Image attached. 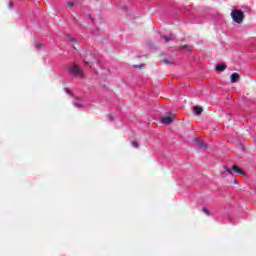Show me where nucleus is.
Segmentation results:
<instances>
[{"mask_svg": "<svg viewBox=\"0 0 256 256\" xmlns=\"http://www.w3.org/2000/svg\"><path fill=\"white\" fill-rule=\"evenodd\" d=\"M194 141H195L197 147H199L200 149H207V147H208V146H207V143L201 142V141L199 140V138H195Z\"/></svg>", "mask_w": 256, "mask_h": 256, "instance_id": "5", "label": "nucleus"}, {"mask_svg": "<svg viewBox=\"0 0 256 256\" xmlns=\"http://www.w3.org/2000/svg\"><path fill=\"white\" fill-rule=\"evenodd\" d=\"M134 67L139 68V69H143V67H145V64L134 65Z\"/></svg>", "mask_w": 256, "mask_h": 256, "instance_id": "14", "label": "nucleus"}, {"mask_svg": "<svg viewBox=\"0 0 256 256\" xmlns=\"http://www.w3.org/2000/svg\"><path fill=\"white\" fill-rule=\"evenodd\" d=\"M238 79H241V76L239 75V73L234 72L231 74V76H230L231 83H237Z\"/></svg>", "mask_w": 256, "mask_h": 256, "instance_id": "6", "label": "nucleus"}, {"mask_svg": "<svg viewBox=\"0 0 256 256\" xmlns=\"http://www.w3.org/2000/svg\"><path fill=\"white\" fill-rule=\"evenodd\" d=\"M75 4L73 2H68V7L71 9Z\"/></svg>", "mask_w": 256, "mask_h": 256, "instance_id": "16", "label": "nucleus"}, {"mask_svg": "<svg viewBox=\"0 0 256 256\" xmlns=\"http://www.w3.org/2000/svg\"><path fill=\"white\" fill-rule=\"evenodd\" d=\"M92 53L90 51H85L84 52V62L85 65H88L89 67H91V61H89V57H92Z\"/></svg>", "mask_w": 256, "mask_h": 256, "instance_id": "4", "label": "nucleus"}, {"mask_svg": "<svg viewBox=\"0 0 256 256\" xmlns=\"http://www.w3.org/2000/svg\"><path fill=\"white\" fill-rule=\"evenodd\" d=\"M232 171H234L235 173H238L239 175H245V172L243 171V169H241V167L237 165L232 166Z\"/></svg>", "mask_w": 256, "mask_h": 256, "instance_id": "8", "label": "nucleus"}, {"mask_svg": "<svg viewBox=\"0 0 256 256\" xmlns=\"http://www.w3.org/2000/svg\"><path fill=\"white\" fill-rule=\"evenodd\" d=\"M231 17L235 23L241 24L245 19V14L241 10H233L231 12Z\"/></svg>", "mask_w": 256, "mask_h": 256, "instance_id": "2", "label": "nucleus"}, {"mask_svg": "<svg viewBox=\"0 0 256 256\" xmlns=\"http://www.w3.org/2000/svg\"><path fill=\"white\" fill-rule=\"evenodd\" d=\"M173 119H175V116L170 115L167 117L160 118V122L163 123V125H171V123H173Z\"/></svg>", "mask_w": 256, "mask_h": 256, "instance_id": "3", "label": "nucleus"}, {"mask_svg": "<svg viewBox=\"0 0 256 256\" xmlns=\"http://www.w3.org/2000/svg\"><path fill=\"white\" fill-rule=\"evenodd\" d=\"M224 171L220 172L221 177H227V175H231V168L227 166H223Z\"/></svg>", "mask_w": 256, "mask_h": 256, "instance_id": "7", "label": "nucleus"}, {"mask_svg": "<svg viewBox=\"0 0 256 256\" xmlns=\"http://www.w3.org/2000/svg\"><path fill=\"white\" fill-rule=\"evenodd\" d=\"M67 93H71V90H67Z\"/></svg>", "mask_w": 256, "mask_h": 256, "instance_id": "19", "label": "nucleus"}, {"mask_svg": "<svg viewBox=\"0 0 256 256\" xmlns=\"http://www.w3.org/2000/svg\"><path fill=\"white\" fill-rule=\"evenodd\" d=\"M183 49H185L186 51H189V45L185 44V45L183 46Z\"/></svg>", "mask_w": 256, "mask_h": 256, "instance_id": "17", "label": "nucleus"}, {"mask_svg": "<svg viewBox=\"0 0 256 256\" xmlns=\"http://www.w3.org/2000/svg\"><path fill=\"white\" fill-rule=\"evenodd\" d=\"M162 39H164L165 43H167L168 41H173L175 38L173 37V35L170 36H161Z\"/></svg>", "mask_w": 256, "mask_h": 256, "instance_id": "12", "label": "nucleus"}, {"mask_svg": "<svg viewBox=\"0 0 256 256\" xmlns=\"http://www.w3.org/2000/svg\"><path fill=\"white\" fill-rule=\"evenodd\" d=\"M132 145H133V147H139V143H137V141H132Z\"/></svg>", "mask_w": 256, "mask_h": 256, "instance_id": "15", "label": "nucleus"}, {"mask_svg": "<svg viewBox=\"0 0 256 256\" xmlns=\"http://www.w3.org/2000/svg\"><path fill=\"white\" fill-rule=\"evenodd\" d=\"M227 69V65L226 64H218L216 66V71H225Z\"/></svg>", "mask_w": 256, "mask_h": 256, "instance_id": "10", "label": "nucleus"}, {"mask_svg": "<svg viewBox=\"0 0 256 256\" xmlns=\"http://www.w3.org/2000/svg\"><path fill=\"white\" fill-rule=\"evenodd\" d=\"M162 63H164V65H175V61L169 60L167 58H163Z\"/></svg>", "mask_w": 256, "mask_h": 256, "instance_id": "11", "label": "nucleus"}, {"mask_svg": "<svg viewBox=\"0 0 256 256\" xmlns=\"http://www.w3.org/2000/svg\"><path fill=\"white\" fill-rule=\"evenodd\" d=\"M194 112H195V115L197 117H199V115H201V113H203V108H201L200 106H195L194 107Z\"/></svg>", "mask_w": 256, "mask_h": 256, "instance_id": "9", "label": "nucleus"}, {"mask_svg": "<svg viewBox=\"0 0 256 256\" xmlns=\"http://www.w3.org/2000/svg\"><path fill=\"white\" fill-rule=\"evenodd\" d=\"M75 105V107H78V108H81V107H83V104H74Z\"/></svg>", "mask_w": 256, "mask_h": 256, "instance_id": "18", "label": "nucleus"}, {"mask_svg": "<svg viewBox=\"0 0 256 256\" xmlns=\"http://www.w3.org/2000/svg\"><path fill=\"white\" fill-rule=\"evenodd\" d=\"M202 211H203V213H205L208 217H209V215H211V211H209V209H207V208H202Z\"/></svg>", "mask_w": 256, "mask_h": 256, "instance_id": "13", "label": "nucleus"}, {"mask_svg": "<svg viewBox=\"0 0 256 256\" xmlns=\"http://www.w3.org/2000/svg\"><path fill=\"white\" fill-rule=\"evenodd\" d=\"M67 71L69 75L72 77H76V79H83L85 77V73L83 72V68H81L78 64L72 63L67 67Z\"/></svg>", "mask_w": 256, "mask_h": 256, "instance_id": "1", "label": "nucleus"}]
</instances>
